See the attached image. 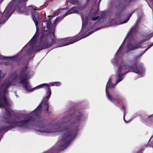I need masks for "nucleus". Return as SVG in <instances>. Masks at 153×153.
I'll return each mask as SVG.
<instances>
[{"label":"nucleus","mask_w":153,"mask_h":153,"mask_svg":"<svg viewBox=\"0 0 153 153\" xmlns=\"http://www.w3.org/2000/svg\"><path fill=\"white\" fill-rule=\"evenodd\" d=\"M43 16H44V18H45L46 16V15H45V13H44L43 14Z\"/></svg>","instance_id":"4468645a"},{"label":"nucleus","mask_w":153,"mask_h":153,"mask_svg":"<svg viewBox=\"0 0 153 153\" xmlns=\"http://www.w3.org/2000/svg\"><path fill=\"white\" fill-rule=\"evenodd\" d=\"M57 13V12H55V13H54L56 14V13Z\"/></svg>","instance_id":"a211bd4d"},{"label":"nucleus","mask_w":153,"mask_h":153,"mask_svg":"<svg viewBox=\"0 0 153 153\" xmlns=\"http://www.w3.org/2000/svg\"><path fill=\"white\" fill-rule=\"evenodd\" d=\"M149 7H150L152 8V7H150L149 5Z\"/></svg>","instance_id":"4be33fe9"},{"label":"nucleus","mask_w":153,"mask_h":153,"mask_svg":"<svg viewBox=\"0 0 153 153\" xmlns=\"http://www.w3.org/2000/svg\"><path fill=\"white\" fill-rule=\"evenodd\" d=\"M125 6L121 2H117L115 6V9L117 10L121 11L123 9Z\"/></svg>","instance_id":"39448f33"},{"label":"nucleus","mask_w":153,"mask_h":153,"mask_svg":"<svg viewBox=\"0 0 153 153\" xmlns=\"http://www.w3.org/2000/svg\"><path fill=\"white\" fill-rule=\"evenodd\" d=\"M125 107L124 106H123L122 108L121 109H123L124 111V116H123V118H124V120L126 123H127V121L125 119Z\"/></svg>","instance_id":"1a4fd4ad"},{"label":"nucleus","mask_w":153,"mask_h":153,"mask_svg":"<svg viewBox=\"0 0 153 153\" xmlns=\"http://www.w3.org/2000/svg\"><path fill=\"white\" fill-rule=\"evenodd\" d=\"M141 44V43H136L134 39H132L129 41L127 45L128 50L129 51L137 48Z\"/></svg>","instance_id":"7ed1b4c3"},{"label":"nucleus","mask_w":153,"mask_h":153,"mask_svg":"<svg viewBox=\"0 0 153 153\" xmlns=\"http://www.w3.org/2000/svg\"><path fill=\"white\" fill-rule=\"evenodd\" d=\"M67 1L70 2L71 3L74 4H75L77 1V0H68Z\"/></svg>","instance_id":"6e6552de"},{"label":"nucleus","mask_w":153,"mask_h":153,"mask_svg":"<svg viewBox=\"0 0 153 153\" xmlns=\"http://www.w3.org/2000/svg\"><path fill=\"white\" fill-rule=\"evenodd\" d=\"M105 13L104 12H102L101 15L100 17V20L102 19H104V17Z\"/></svg>","instance_id":"9b49d317"},{"label":"nucleus","mask_w":153,"mask_h":153,"mask_svg":"<svg viewBox=\"0 0 153 153\" xmlns=\"http://www.w3.org/2000/svg\"><path fill=\"white\" fill-rule=\"evenodd\" d=\"M100 28H97V29H96V30H95V31L98 30H100Z\"/></svg>","instance_id":"dca6fc26"},{"label":"nucleus","mask_w":153,"mask_h":153,"mask_svg":"<svg viewBox=\"0 0 153 153\" xmlns=\"http://www.w3.org/2000/svg\"><path fill=\"white\" fill-rule=\"evenodd\" d=\"M153 45L152 44L151 45H149L148 46V48H147L148 50L149 48H150L151 47H152Z\"/></svg>","instance_id":"ddd939ff"},{"label":"nucleus","mask_w":153,"mask_h":153,"mask_svg":"<svg viewBox=\"0 0 153 153\" xmlns=\"http://www.w3.org/2000/svg\"><path fill=\"white\" fill-rule=\"evenodd\" d=\"M48 17H50V16H48Z\"/></svg>","instance_id":"aec40b11"},{"label":"nucleus","mask_w":153,"mask_h":153,"mask_svg":"<svg viewBox=\"0 0 153 153\" xmlns=\"http://www.w3.org/2000/svg\"><path fill=\"white\" fill-rule=\"evenodd\" d=\"M137 23L138 21H137L135 24V25H137ZM136 30L137 29L136 27V26H134L130 30V31L128 33L126 39H128L129 37L131 35L134 34V33L136 31Z\"/></svg>","instance_id":"20e7f679"},{"label":"nucleus","mask_w":153,"mask_h":153,"mask_svg":"<svg viewBox=\"0 0 153 153\" xmlns=\"http://www.w3.org/2000/svg\"><path fill=\"white\" fill-rule=\"evenodd\" d=\"M96 6H94L91 9L89 13L88 16H85L82 15H81V17L82 20V27L80 32L83 33L82 35L80 36V34L79 33L76 36L71 38H66L63 39L62 41L65 42V44L60 47L67 45H68L72 44L79 40L85 38L86 37L92 33L93 31H90L89 33H86L89 30L88 27L89 25L88 24V21L89 19H91L92 20L94 21L98 19L99 18V16L94 17V16L97 15L98 14L99 11V9L97 8L96 9Z\"/></svg>","instance_id":"f03ea898"},{"label":"nucleus","mask_w":153,"mask_h":153,"mask_svg":"<svg viewBox=\"0 0 153 153\" xmlns=\"http://www.w3.org/2000/svg\"><path fill=\"white\" fill-rule=\"evenodd\" d=\"M148 50V49H147V48L145 49L143 51V52L141 54L138 55L137 56V58H139L140 56H141L144 53H145L146 51L147 50Z\"/></svg>","instance_id":"9d476101"},{"label":"nucleus","mask_w":153,"mask_h":153,"mask_svg":"<svg viewBox=\"0 0 153 153\" xmlns=\"http://www.w3.org/2000/svg\"><path fill=\"white\" fill-rule=\"evenodd\" d=\"M5 64L6 65H8V64H7V63H5Z\"/></svg>","instance_id":"6ab92c4d"},{"label":"nucleus","mask_w":153,"mask_h":153,"mask_svg":"<svg viewBox=\"0 0 153 153\" xmlns=\"http://www.w3.org/2000/svg\"><path fill=\"white\" fill-rule=\"evenodd\" d=\"M116 25H119V24H116Z\"/></svg>","instance_id":"412c9836"},{"label":"nucleus","mask_w":153,"mask_h":153,"mask_svg":"<svg viewBox=\"0 0 153 153\" xmlns=\"http://www.w3.org/2000/svg\"><path fill=\"white\" fill-rule=\"evenodd\" d=\"M13 56H4L0 54V59L4 60H8L9 59L11 58H13Z\"/></svg>","instance_id":"423d86ee"},{"label":"nucleus","mask_w":153,"mask_h":153,"mask_svg":"<svg viewBox=\"0 0 153 153\" xmlns=\"http://www.w3.org/2000/svg\"><path fill=\"white\" fill-rule=\"evenodd\" d=\"M125 43V40L121 45L117 51L114 59L111 60V63L114 66L117 67L116 72V82L115 84H113L112 81L114 77L112 76L109 79L106 86L105 91L106 96L108 99L115 105L119 103L120 97L114 92H111L112 89L123 79V76L129 71H132L139 74H141L145 71V69L142 64L140 65L137 66L136 63L131 65H127L121 58L123 52V48Z\"/></svg>","instance_id":"f257e3e1"},{"label":"nucleus","mask_w":153,"mask_h":153,"mask_svg":"<svg viewBox=\"0 0 153 153\" xmlns=\"http://www.w3.org/2000/svg\"><path fill=\"white\" fill-rule=\"evenodd\" d=\"M153 137V136H152V137L151 138L149 139V141L151 140V138H152V137Z\"/></svg>","instance_id":"f3484780"},{"label":"nucleus","mask_w":153,"mask_h":153,"mask_svg":"<svg viewBox=\"0 0 153 153\" xmlns=\"http://www.w3.org/2000/svg\"><path fill=\"white\" fill-rule=\"evenodd\" d=\"M90 0H88V1H90ZM101 0H99V1H98V3H99V4L100 1H101ZM92 1H93V2H95V3L97 1V0H92Z\"/></svg>","instance_id":"f8f14e48"},{"label":"nucleus","mask_w":153,"mask_h":153,"mask_svg":"<svg viewBox=\"0 0 153 153\" xmlns=\"http://www.w3.org/2000/svg\"><path fill=\"white\" fill-rule=\"evenodd\" d=\"M132 14V13L130 14L129 15V16L127 18V19L125 21H124L123 22H121L120 24H123V23H126L129 19H130V17H131V16Z\"/></svg>","instance_id":"0eeeda50"},{"label":"nucleus","mask_w":153,"mask_h":153,"mask_svg":"<svg viewBox=\"0 0 153 153\" xmlns=\"http://www.w3.org/2000/svg\"><path fill=\"white\" fill-rule=\"evenodd\" d=\"M14 94L16 95V96L17 97V95H16V92L15 91H14Z\"/></svg>","instance_id":"2eb2a0df"}]
</instances>
